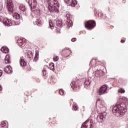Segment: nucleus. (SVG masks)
<instances>
[{
	"label": "nucleus",
	"instance_id": "28",
	"mask_svg": "<svg viewBox=\"0 0 128 128\" xmlns=\"http://www.w3.org/2000/svg\"><path fill=\"white\" fill-rule=\"evenodd\" d=\"M49 26H50V28H54V23H52V21L50 20V22H49Z\"/></svg>",
	"mask_w": 128,
	"mask_h": 128
},
{
	"label": "nucleus",
	"instance_id": "35",
	"mask_svg": "<svg viewBox=\"0 0 128 128\" xmlns=\"http://www.w3.org/2000/svg\"><path fill=\"white\" fill-rule=\"evenodd\" d=\"M66 4H70V0H64Z\"/></svg>",
	"mask_w": 128,
	"mask_h": 128
},
{
	"label": "nucleus",
	"instance_id": "46",
	"mask_svg": "<svg viewBox=\"0 0 128 128\" xmlns=\"http://www.w3.org/2000/svg\"><path fill=\"white\" fill-rule=\"evenodd\" d=\"M28 58H29L30 60V56H28Z\"/></svg>",
	"mask_w": 128,
	"mask_h": 128
},
{
	"label": "nucleus",
	"instance_id": "26",
	"mask_svg": "<svg viewBox=\"0 0 128 128\" xmlns=\"http://www.w3.org/2000/svg\"><path fill=\"white\" fill-rule=\"evenodd\" d=\"M38 53L37 52L36 54L34 59V62H36L38 60Z\"/></svg>",
	"mask_w": 128,
	"mask_h": 128
},
{
	"label": "nucleus",
	"instance_id": "41",
	"mask_svg": "<svg viewBox=\"0 0 128 128\" xmlns=\"http://www.w3.org/2000/svg\"><path fill=\"white\" fill-rule=\"evenodd\" d=\"M67 52L70 53V52H72V51H71V50H68V52Z\"/></svg>",
	"mask_w": 128,
	"mask_h": 128
},
{
	"label": "nucleus",
	"instance_id": "21",
	"mask_svg": "<svg viewBox=\"0 0 128 128\" xmlns=\"http://www.w3.org/2000/svg\"><path fill=\"white\" fill-rule=\"evenodd\" d=\"M5 63L10 64V56L7 55L5 58Z\"/></svg>",
	"mask_w": 128,
	"mask_h": 128
},
{
	"label": "nucleus",
	"instance_id": "32",
	"mask_svg": "<svg viewBox=\"0 0 128 128\" xmlns=\"http://www.w3.org/2000/svg\"><path fill=\"white\" fill-rule=\"evenodd\" d=\"M73 110H78V106H76V104H74L73 108H72Z\"/></svg>",
	"mask_w": 128,
	"mask_h": 128
},
{
	"label": "nucleus",
	"instance_id": "17",
	"mask_svg": "<svg viewBox=\"0 0 128 128\" xmlns=\"http://www.w3.org/2000/svg\"><path fill=\"white\" fill-rule=\"evenodd\" d=\"M56 24L57 26H62V20H58L56 21Z\"/></svg>",
	"mask_w": 128,
	"mask_h": 128
},
{
	"label": "nucleus",
	"instance_id": "23",
	"mask_svg": "<svg viewBox=\"0 0 128 128\" xmlns=\"http://www.w3.org/2000/svg\"><path fill=\"white\" fill-rule=\"evenodd\" d=\"M19 10L22 12H24L26 10V7L24 6H19Z\"/></svg>",
	"mask_w": 128,
	"mask_h": 128
},
{
	"label": "nucleus",
	"instance_id": "10",
	"mask_svg": "<svg viewBox=\"0 0 128 128\" xmlns=\"http://www.w3.org/2000/svg\"><path fill=\"white\" fill-rule=\"evenodd\" d=\"M5 72L6 74H12V68L11 66H8L6 67L4 69Z\"/></svg>",
	"mask_w": 128,
	"mask_h": 128
},
{
	"label": "nucleus",
	"instance_id": "4",
	"mask_svg": "<svg viewBox=\"0 0 128 128\" xmlns=\"http://www.w3.org/2000/svg\"><path fill=\"white\" fill-rule=\"evenodd\" d=\"M84 26L87 30H92L96 26V21L88 20L84 22Z\"/></svg>",
	"mask_w": 128,
	"mask_h": 128
},
{
	"label": "nucleus",
	"instance_id": "36",
	"mask_svg": "<svg viewBox=\"0 0 128 128\" xmlns=\"http://www.w3.org/2000/svg\"><path fill=\"white\" fill-rule=\"evenodd\" d=\"M76 38H73L72 39V42H76Z\"/></svg>",
	"mask_w": 128,
	"mask_h": 128
},
{
	"label": "nucleus",
	"instance_id": "9",
	"mask_svg": "<svg viewBox=\"0 0 128 128\" xmlns=\"http://www.w3.org/2000/svg\"><path fill=\"white\" fill-rule=\"evenodd\" d=\"M70 86L73 90H78V88H80V86L76 82H72L70 84Z\"/></svg>",
	"mask_w": 128,
	"mask_h": 128
},
{
	"label": "nucleus",
	"instance_id": "49",
	"mask_svg": "<svg viewBox=\"0 0 128 128\" xmlns=\"http://www.w3.org/2000/svg\"><path fill=\"white\" fill-rule=\"evenodd\" d=\"M90 126H92V124H90Z\"/></svg>",
	"mask_w": 128,
	"mask_h": 128
},
{
	"label": "nucleus",
	"instance_id": "27",
	"mask_svg": "<svg viewBox=\"0 0 128 128\" xmlns=\"http://www.w3.org/2000/svg\"><path fill=\"white\" fill-rule=\"evenodd\" d=\"M59 94L60 96H64V91L62 89H60L59 90Z\"/></svg>",
	"mask_w": 128,
	"mask_h": 128
},
{
	"label": "nucleus",
	"instance_id": "25",
	"mask_svg": "<svg viewBox=\"0 0 128 128\" xmlns=\"http://www.w3.org/2000/svg\"><path fill=\"white\" fill-rule=\"evenodd\" d=\"M95 76L96 78H100V71L98 70L95 72Z\"/></svg>",
	"mask_w": 128,
	"mask_h": 128
},
{
	"label": "nucleus",
	"instance_id": "6",
	"mask_svg": "<svg viewBox=\"0 0 128 128\" xmlns=\"http://www.w3.org/2000/svg\"><path fill=\"white\" fill-rule=\"evenodd\" d=\"M108 86L106 84L102 86L99 89L98 92L100 96L102 94H108Z\"/></svg>",
	"mask_w": 128,
	"mask_h": 128
},
{
	"label": "nucleus",
	"instance_id": "42",
	"mask_svg": "<svg viewBox=\"0 0 128 128\" xmlns=\"http://www.w3.org/2000/svg\"><path fill=\"white\" fill-rule=\"evenodd\" d=\"M68 50V49H66V48H64L62 50V52H64V50Z\"/></svg>",
	"mask_w": 128,
	"mask_h": 128
},
{
	"label": "nucleus",
	"instance_id": "13",
	"mask_svg": "<svg viewBox=\"0 0 128 128\" xmlns=\"http://www.w3.org/2000/svg\"><path fill=\"white\" fill-rule=\"evenodd\" d=\"M92 82V80L89 78H87L85 80L84 84V86H88L90 84V83Z\"/></svg>",
	"mask_w": 128,
	"mask_h": 128
},
{
	"label": "nucleus",
	"instance_id": "22",
	"mask_svg": "<svg viewBox=\"0 0 128 128\" xmlns=\"http://www.w3.org/2000/svg\"><path fill=\"white\" fill-rule=\"evenodd\" d=\"M66 24H67V28H70V26H72V23L71 20L67 21Z\"/></svg>",
	"mask_w": 128,
	"mask_h": 128
},
{
	"label": "nucleus",
	"instance_id": "50",
	"mask_svg": "<svg viewBox=\"0 0 128 128\" xmlns=\"http://www.w3.org/2000/svg\"><path fill=\"white\" fill-rule=\"evenodd\" d=\"M95 64H96V63Z\"/></svg>",
	"mask_w": 128,
	"mask_h": 128
},
{
	"label": "nucleus",
	"instance_id": "1",
	"mask_svg": "<svg viewBox=\"0 0 128 128\" xmlns=\"http://www.w3.org/2000/svg\"><path fill=\"white\" fill-rule=\"evenodd\" d=\"M128 104V100L126 98H120L116 105L112 108L114 114H118L120 116H124L126 112V106Z\"/></svg>",
	"mask_w": 128,
	"mask_h": 128
},
{
	"label": "nucleus",
	"instance_id": "45",
	"mask_svg": "<svg viewBox=\"0 0 128 128\" xmlns=\"http://www.w3.org/2000/svg\"><path fill=\"white\" fill-rule=\"evenodd\" d=\"M0 90H2V87H1V86L0 85Z\"/></svg>",
	"mask_w": 128,
	"mask_h": 128
},
{
	"label": "nucleus",
	"instance_id": "30",
	"mask_svg": "<svg viewBox=\"0 0 128 128\" xmlns=\"http://www.w3.org/2000/svg\"><path fill=\"white\" fill-rule=\"evenodd\" d=\"M104 74V72L102 70H99V76H102Z\"/></svg>",
	"mask_w": 128,
	"mask_h": 128
},
{
	"label": "nucleus",
	"instance_id": "7",
	"mask_svg": "<svg viewBox=\"0 0 128 128\" xmlns=\"http://www.w3.org/2000/svg\"><path fill=\"white\" fill-rule=\"evenodd\" d=\"M6 4V6L8 12H14V6L12 5V0H8Z\"/></svg>",
	"mask_w": 128,
	"mask_h": 128
},
{
	"label": "nucleus",
	"instance_id": "34",
	"mask_svg": "<svg viewBox=\"0 0 128 128\" xmlns=\"http://www.w3.org/2000/svg\"><path fill=\"white\" fill-rule=\"evenodd\" d=\"M1 126L2 128H4V126H6V122H2L1 123Z\"/></svg>",
	"mask_w": 128,
	"mask_h": 128
},
{
	"label": "nucleus",
	"instance_id": "24",
	"mask_svg": "<svg viewBox=\"0 0 128 128\" xmlns=\"http://www.w3.org/2000/svg\"><path fill=\"white\" fill-rule=\"evenodd\" d=\"M42 73H43V76H45V77H44V78H46L47 76H46V70L45 68H44V69H43V70H42Z\"/></svg>",
	"mask_w": 128,
	"mask_h": 128
},
{
	"label": "nucleus",
	"instance_id": "3",
	"mask_svg": "<svg viewBox=\"0 0 128 128\" xmlns=\"http://www.w3.org/2000/svg\"><path fill=\"white\" fill-rule=\"evenodd\" d=\"M28 4L30 6V8L32 12H34L36 14H39L40 12V8L38 6V0H28Z\"/></svg>",
	"mask_w": 128,
	"mask_h": 128
},
{
	"label": "nucleus",
	"instance_id": "38",
	"mask_svg": "<svg viewBox=\"0 0 128 128\" xmlns=\"http://www.w3.org/2000/svg\"><path fill=\"white\" fill-rule=\"evenodd\" d=\"M2 76V70H0V78Z\"/></svg>",
	"mask_w": 128,
	"mask_h": 128
},
{
	"label": "nucleus",
	"instance_id": "44",
	"mask_svg": "<svg viewBox=\"0 0 128 128\" xmlns=\"http://www.w3.org/2000/svg\"><path fill=\"white\" fill-rule=\"evenodd\" d=\"M98 16H100V14H98ZM101 16H102V15Z\"/></svg>",
	"mask_w": 128,
	"mask_h": 128
},
{
	"label": "nucleus",
	"instance_id": "15",
	"mask_svg": "<svg viewBox=\"0 0 128 128\" xmlns=\"http://www.w3.org/2000/svg\"><path fill=\"white\" fill-rule=\"evenodd\" d=\"M36 24H37V26H40L42 24V20L40 18L37 19L36 20Z\"/></svg>",
	"mask_w": 128,
	"mask_h": 128
},
{
	"label": "nucleus",
	"instance_id": "14",
	"mask_svg": "<svg viewBox=\"0 0 128 128\" xmlns=\"http://www.w3.org/2000/svg\"><path fill=\"white\" fill-rule=\"evenodd\" d=\"M20 64L22 66H26V62L24 61V60L20 58Z\"/></svg>",
	"mask_w": 128,
	"mask_h": 128
},
{
	"label": "nucleus",
	"instance_id": "47",
	"mask_svg": "<svg viewBox=\"0 0 128 128\" xmlns=\"http://www.w3.org/2000/svg\"><path fill=\"white\" fill-rule=\"evenodd\" d=\"M66 56H70V54H67Z\"/></svg>",
	"mask_w": 128,
	"mask_h": 128
},
{
	"label": "nucleus",
	"instance_id": "20",
	"mask_svg": "<svg viewBox=\"0 0 128 128\" xmlns=\"http://www.w3.org/2000/svg\"><path fill=\"white\" fill-rule=\"evenodd\" d=\"M48 68L51 70H54V64L52 62L50 63L49 65Z\"/></svg>",
	"mask_w": 128,
	"mask_h": 128
},
{
	"label": "nucleus",
	"instance_id": "2",
	"mask_svg": "<svg viewBox=\"0 0 128 128\" xmlns=\"http://www.w3.org/2000/svg\"><path fill=\"white\" fill-rule=\"evenodd\" d=\"M48 9L50 12H56L58 14L60 10V4L58 0H48Z\"/></svg>",
	"mask_w": 128,
	"mask_h": 128
},
{
	"label": "nucleus",
	"instance_id": "48",
	"mask_svg": "<svg viewBox=\"0 0 128 128\" xmlns=\"http://www.w3.org/2000/svg\"><path fill=\"white\" fill-rule=\"evenodd\" d=\"M111 28H112V26H111Z\"/></svg>",
	"mask_w": 128,
	"mask_h": 128
},
{
	"label": "nucleus",
	"instance_id": "40",
	"mask_svg": "<svg viewBox=\"0 0 128 128\" xmlns=\"http://www.w3.org/2000/svg\"><path fill=\"white\" fill-rule=\"evenodd\" d=\"M121 42H122V44H124V40H121Z\"/></svg>",
	"mask_w": 128,
	"mask_h": 128
},
{
	"label": "nucleus",
	"instance_id": "39",
	"mask_svg": "<svg viewBox=\"0 0 128 128\" xmlns=\"http://www.w3.org/2000/svg\"><path fill=\"white\" fill-rule=\"evenodd\" d=\"M2 4H0V10H2Z\"/></svg>",
	"mask_w": 128,
	"mask_h": 128
},
{
	"label": "nucleus",
	"instance_id": "37",
	"mask_svg": "<svg viewBox=\"0 0 128 128\" xmlns=\"http://www.w3.org/2000/svg\"><path fill=\"white\" fill-rule=\"evenodd\" d=\"M66 17H67V18H68V20H70V14H67L66 15Z\"/></svg>",
	"mask_w": 128,
	"mask_h": 128
},
{
	"label": "nucleus",
	"instance_id": "5",
	"mask_svg": "<svg viewBox=\"0 0 128 128\" xmlns=\"http://www.w3.org/2000/svg\"><path fill=\"white\" fill-rule=\"evenodd\" d=\"M106 112H104L98 114L96 120L98 122H102L106 120Z\"/></svg>",
	"mask_w": 128,
	"mask_h": 128
},
{
	"label": "nucleus",
	"instance_id": "19",
	"mask_svg": "<svg viewBox=\"0 0 128 128\" xmlns=\"http://www.w3.org/2000/svg\"><path fill=\"white\" fill-rule=\"evenodd\" d=\"M78 4V1L77 0H72V2L70 3L71 6L74 8V6H76V4Z\"/></svg>",
	"mask_w": 128,
	"mask_h": 128
},
{
	"label": "nucleus",
	"instance_id": "33",
	"mask_svg": "<svg viewBox=\"0 0 128 128\" xmlns=\"http://www.w3.org/2000/svg\"><path fill=\"white\" fill-rule=\"evenodd\" d=\"M53 60H54V62H58V56H56V58H53Z\"/></svg>",
	"mask_w": 128,
	"mask_h": 128
},
{
	"label": "nucleus",
	"instance_id": "16",
	"mask_svg": "<svg viewBox=\"0 0 128 128\" xmlns=\"http://www.w3.org/2000/svg\"><path fill=\"white\" fill-rule=\"evenodd\" d=\"M13 17L14 18H16V20H20V15L18 13H14L13 14Z\"/></svg>",
	"mask_w": 128,
	"mask_h": 128
},
{
	"label": "nucleus",
	"instance_id": "43",
	"mask_svg": "<svg viewBox=\"0 0 128 128\" xmlns=\"http://www.w3.org/2000/svg\"><path fill=\"white\" fill-rule=\"evenodd\" d=\"M98 102H100V100H99V99L97 100L96 102V104H98Z\"/></svg>",
	"mask_w": 128,
	"mask_h": 128
},
{
	"label": "nucleus",
	"instance_id": "8",
	"mask_svg": "<svg viewBox=\"0 0 128 128\" xmlns=\"http://www.w3.org/2000/svg\"><path fill=\"white\" fill-rule=\"evenodd\" d=\"M3 24H4L5 26H12V20L8 19H5L3 20Z\"/></svg>",
	"mask_w": 128,
	"mask_h": 128
},
{
	"label": "nucleus",
	"instance_id": "29",
	"mask_svg": "<svg viewBox=\"0 0 128 128\" xmlns=\"http://www.w3.org/2000/svg\"><path fill=\"white\" fill-rule=\"evenodd\" d=\"M96 60H92L90 63V66L92 65V66H94V62H96Z\"/></svg>",
	"mask_w": 128,
	"mask_h": 128
},
{
	"label": "nucleus",
	"instance_id": "12",
	"mask_svg": "<svg viewBox=\"0 0 128 128\" xmlns=\"http://www.w3.org/2000/svg\"><path fill=\"white\" fill-rule=\"evenodd\" d=\"M18 44L19 46H20L21 48H24V40H22V39H18Z\"/></svg>",
	"mask_w": 128,
	"mask_h": 128
},
{
	"label": "nucleus",
	"instance_id": "31",
	"mask_svg": "<svg viewBox=\"0 0 128 128\" xmlns=\"http://www.w3.org/2000/svg\"><path fill=\"white\" fill-rule=\"evenodd\" d=\"M126 91L122 89V88H120L118 92H121V94H124V93Z\"/></svg>",
	"mask_w": 128,
	"mask_h": 128
},
{
	"label": "nucleus",
	"instance_id": "11",
	"mask_svg": "<svg viewBox=\"0 0 128 128\" xmlns=\"http://www.w3.org/2000/svg\"><path fill=\"white\" fill-rule=\"evenodd\" d=\"M0 50L2 52H4V54H8V52H10V50L6 46L2 47Z\"/></svg>",
	"mask_w": 128,
	"mask_h": 128
},
{
	"label": "nucleus",
	"instance_id": "18",
	"mask_svg": "<svg viewBox=\"0 0 128 128\" xmlns=\"http://www.w3.org/2000/svg\"><path fill=\"white\" fill-rule=\"evenodd\" d=\"M88 122V120H86L84 123L82 124L81 128H88V126L86 125Z\"/></svg>",
	"mask_w": 128,
	"mask_h": 128
}]
</instances>
